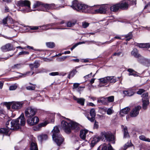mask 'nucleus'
Returning a JSON list of instances; mask_svg holds the SVG:
<instances>
[{
	"instance_id": "nucleus-63",
	"label": "nucleus",
	"mask_w": 150,
	"mask_h": 150,
	"mask_svg": "<svg viewBox=\"0 0 150 150\" xmlns=\"http://www.w3.org/2000/svg\"><path fill=\"white\" fill-rule=\"evenodd\" d=\"M4 110L0 108V115L1 114H4Z\"/></svg>"
},
{
	"instance_id": "nucleus-3",
	"label": "nucleus",
	"mask_w": 150,
	"mask_h": 150,
	"mask_svg": "<svg viewBox=\"0 0 150 150\" xmlns=\"http://www.w3.org/2000/svg\"><path fill=\"white\" fill-rule=\"evenodd\" d=\"M53 133L52 138L58 146H60L64 141V139L60 134L59 131L57 127H54L52 131Z\"/></svg>"
},
{
	"instance_id": "nucleus-6",
	"label": "nucleus",
	"mask_w": 150,
	"mask_h": 150,
	"mask_svg": "<svg viewBox=\"0 0 150 150\" xmlns=\"http://www.w3.org/2000/svg\"><path fill=\"white\" fill-rule=\"evenodd\" d=\"M101 136L104 137L105 139L109 142H112L113 144L115 143V137L110 132H102L101 133Z\"/></svg>"
},
{
	"instance_id": "nucleus-7",
	"label": "nucleus",
	"mask_w": 150,
	"mask_h": 150,
	"mask_svg": "<svg viewBox=\"0 0 150 150\" xmlns=\"http://www.w3.org/2000/svg\"><path fill=\"white\" fill-rule=\"evenodd\" d=\"M37 112L36 109L31 107H28L25 110V116L27 118L33 117L35 115Z\"/></svg>"
},
{
	"instance_id": "nucleus-55",
	"label": "nucleus",
	"mask_w": 150,
	"mask_h": 150,
	"mask_svg": "<svg viewBox=\"0 0 150 150\" xmlns=\"http://www.w3.org/2000/svg\"><path fill=\"white\" fill-rule=\"evenodd\" d=\"M39 27L40 26H32V27H31L30 28V29L31 30H38V29Z\"/></svg>"
},
{
	"instance_id": "nucleus-8",
	"label": "nucleus",
	"mask_w": 150,
	"mask_h": 150,
	"mask_svg": "<svg viewBox=\"0 0 150 150\" xmlns=\"http://www.w3.org/2000/svg\"><path fill=\"white\" fill-rule=\"evenodd\" d=\"M93 9L95 10L94 13H105L107 10V6L105 5L94 6Z\"/></svg>"
},
{
	"instance_id": "nucleus-31",
	"label": "nucleus",
	"mask_w": 150,
	"mask_h": 150,
	"mask_svg": "<svg viewBox=\"0 0 150 150\" xmlns=\"http://www.w3.org/2000/svg\"><path fill=\"white\" fill-rule=\"evenodd\" d=\"M29 84L32 85L26 87V89L27 90L29 91H33L35 90V88L36 85L35 84H32L30 83H29Z\"/></svg>"
},
{
	"instance_id": "nucleus-9",
	"label": "nucleus",
	"mask_w": 150,
	"mask_h": 150,
	"mask_svg": "<svg viewBox=\"0 0 150 150\" xmlns=\"http://www.w3.org/2000/svg\"><path fill=\"white\" fill-rule=\"evenodd\" d=\"M45 4H43L42 2L36 1L33 5V8H38L37 10L45 11Z\"/></svg>"
},
{
	"instance_id": "nucleus-17",
	"label": "nucleus",
	"mask_w": 150,
	"mask_h": 150,
	"mask_svg": "<svg viewBox=\"0 0 150 150\" xmlns=\"http://www.w3.org/2000/svg\"><path fill=\"white\" fill-rule=\"evenodd\" d=\"M88 131L85 129H82L80 131V138L83 140H85L86 134L88 132Z\"/></svg>"
},
{
	"instance_id": "nucleus-27",
	"label": "nucleus",
	"mask_w": 150,
	"mask_h": 150,
	"mask_svg": "<svg viewBox=\"0 0 150 150\" xmlns=\"http://www.w3.org/2000/svg\"><path fill=\"white\" fill-rule=\"evenodd\" d=\"M38 138L39 140L42 141L46 140L48 138V136L45 134H41L38 136Z\"/></svg>"
},
{
	"instance_id": "nucleus-29",
	"label": "nucleus",
	"mask_w": 150,
	"mask_h": 150,
	"mask_svg": "<svg viewBox=\"0 0 150 150\" xmlns=\"http://www.w3.org/2000/svg\"><path fill=\"white\" fill-rule=\"evenodd\" d=\"M124 137L125 138L129 137V134L127 127H125L123 129Z\"/></svg>"
},
{
	"instance_id": "nucleus-47",
	"label": "nucleus",
	"mask_w": 150,
	"mask_h": 150,
	"mask_svg": "<svg viewBox=\"0 0 150 150\" xmlns=\"http://www.w3.org/2000/svg\"><path fill=\"white\" fill-rule=\"evenodd\" d=\"M21 66L20 64H17L14 65L12 67L13 69H19L21 68Z\"/></svg>"
},
{
	"instance_id": "nucleus-54",
	"label": "nucleus",
	"mask_w": 150,
	"mask_h": 150,
	"mask_svg": "<svg viewBox=\"0 0 150 150\" xmlns=\"http://www.w3.org/2000/svg\"><path fill=\"white\" fill-rule=\"evenodd\" d=\"M80 85V84L78 83H74L73 84V88H78L79 86Z\"/></svg>"
},
{
	"instance_id": "nucleus-64",
	"label": "nucleus",
	"mask_w": 150,
	"mask_h": 150,
	"mask_svg": "<svg viewBox=\"0 0 150 150\" xmlns=\"http://www.w3.org/2000/svg\"><path fill=\"white\" fill-rule=\"evenodd\" d=\"M149 6H150V2L148 3L147 4H146L144 7V8H147V7Z\"/></svg>"
},
{
	"instance_id": "nucleus-1",
	"label": "nucleus",
	"mask_w": 150,
	"mask_h": 150,
	"mask_svg": "<svg viewBox=\"0 0 150 150\" xmlns=\"http://www.w3.org/2000/svg\"><path fill=\"white\" fill-rule=\"evenodd\" d=\"M25 123V120L24 115L22 113L17 119L12 120L10 123V121H8L6 124L5 128L0 129V133L7 135L10 130H15L18 129L20 125H24Z\"/></svg>"
},
{
	"instance_id": "nucleus-40",
	"label": "nucleus",
	"mask_w": 150,
	"mask_h": 150,
	"mask_svg": "<svg viewBox=\"0 0 150 150\" xmlns=\"http://www.w3.org/2000/svg\"><path fill=\"white\" fill-rule=\"evenodd\" d=\"M125 37L126 38V40L127 41H129L130 39L132 38V33H129L128 34L126 35Z\"/></svg>"
},
{
	"instance_id": "nucleus-42",
	"label": "nucleus",
	"mask_w": 150,
	"mask_h": 150,
	"mask_svg": "<svg viewBox=\"0 0 150 150\" xmlns=\"http://www.w3.org/2000/svg\"><path fill=\"white\" fill-rule=\"evenodd\" d=\"M75 23L72 22H69L67 23V27H71L75 25Z\"/></svg>"
},
{
	"instance_id": "nucleus-53",
	"label": "nucleus",
	"mask_w": 150,
	"mask_h": 150,
	"mask_svg": "<svg viewBox=\"0 0 150 150\" xmlns=\"http://www.w3.org/2000/svg\"><path fill=\"white\" fill-rule=\"evenodd\" d=\"M98 127V122L96 121H95L94 125V129H97Z\"/></svg>"
},
{
	"instance_id": "nucleus-12",
	"label": "nucleus",
	"mask_w": 150,
	"mask_h": 150,
	"mask_svg": "<svg viewBox=\"0 0 150 150\" xmlns=\"http://www.w3.org/2000/svg\"><path fill=\"white\" fill-rule=\"evenodd\" d=\"M141 108V107L139 106H137L134 108L130 112V116L132 117H136L139 114V110Z\"/></svg>"
},
{
	"instance_id": "nucleus-4",
	"label": "nucleus",
	"mask_w": 150,
	"mask_h": 150,
	"mask_svg": "<svg viewBox=\"0 0 150 150\" xmlns=\"http://www.w3.org/2000/svg\"><path fill=\"white\" fill-rule=\"evenodd\" d=\"M71 7L73 9L77 11H81L83 12H87L89 8L87 6L79 3L77 1L75 0L73 1Z\"/></svg>"
},
{
	"instance_id": "nucleus-60",
	"label": "nucleus",
	"mask_w": 150,
	"mask_h": 150,
	"mask_svg": "<svg viewBox=\"0 0 150 150\" xmlns=\"http://www.w3.org/2000/svg\"><path fill=\"white\" fill-rule=\"evenodd\" d=\"M87 105L92 107L94 106L95 105L93 103L91 102L88 103H87Z\"/></svg>"
},
{
	"instance_id": "nucleus-46",
	"label": "nucleus",
	"mask_w": 150,
	"mask_h": 150,
	"mask_svg": "<svg viewBox=\"0 0 150 150\" xmlns=\"http://www.w3.org/2000/svg\"><path fill=\"white\" fill-rule=\"evenodd\" d=\"M87 42H88V43L89 44V43H91L92 42H94V41H83V42H78V44H79V45H80V44H82L85 43Z\"/></svg>"
},
{
	"instance_id": "nucleus-33",
	"label": "nucleus",
	"mask_w": 150,
	"mask_h": 150,
	"mask_svg": "<svg viewBox=\"0 0 150 150\" xmlns=\"http://www.w3.org/2000/svg\"><path fill=\"white\" fill-rule=\"evenodd\" d=\"M77 72V71L76 69H73L69 73L68 78L69 79H70V77H73L75 74Z\"/></svg>"
},
{
	"instance_id": "nucleus-10",
	"label": "nucleus",
	"mask_w": 150,
	"mask_h": 150,
	"mask_svg": "<svg viewBox=\"0 0 150 150\" xmlns=\"http://www.w3.org/2000/svg\"><path fill=\"white\" fill-rule=\"evenodd\" d=\"M142 97L143 108L144 109L146 108L147 106L149 104L148 98V94L146 93L143 94L142 96Z\"/></svg>"
},
{
	"instance_id": "nucleus-36",
	"label": "nucleus",
	"mask_w": 150,
	"mask_h": 150,
	"mask_svg": "<svg viewBox=\"0 0 150 150\" xmlns=\"http://www.w3.org/2000/svg\"><path fill=\"white\" fill-rule=\"evenodd\" d=\"M107 146L106 145L104 144L100 146L97 150H107Z\"/></svg>"
},
{
	"instance_id": "nucleus-20",
	"label": "nucleus",
	"mask_w": 150,
	"mask_h": 150,
	"mask_svg": "<svg viewBox=\"0 0 150 150\" xmlns=\"http://www.w3.org/2000/svg\"><path fill=\"white\" fill-rule=\"evenodd\" d=\"M45 11L55 8V5L53 4H45Z\"/></svg>"
},
{
	"instance_id": "nucleus-61",
	"label": "nucleus",
	"mask_w": 150,
	"mask_h": 150,
	"mask_svg": "<svg viewBox=\"0 0 150 150\" xmlns=\"http://www.w3.org/2000/svg\"><path fill=\"white\" fill-rule=\"evenodd\" d=\"M121 53L120 52H118L117 53H115L113 54V56H119L121 54Z\"/></svg>"
},
{
	"instance_id": "nucleus-14",
	"label": "nucleus",
	"mask_w": 150,
	"mask_h": 150,
	"mask_svg": "<svg viewBox=\"0 0 150 150\" xmlns=\"http://www.w3.org/2000/svg\"><path fill=\"white\" fill-rule=\"evenodd\" d=\"M139 61L145 66H150V59H148L142 57L141 58L139 59Z\"/></svg>"
},
{
	"instance_id": "nucleus-56",
	"label": "nucleus",
	"mask_w": 150,
	"mask_h": 150,
	"mask_svg": "<svg viewBox=\"0 0 150 150\" xmlns=\"http://www.w3.org/2000/svg\"><path fill=\"white\" fill-rule=\"evenodd\" d=\"M8 18V17H6L4 19L2 20V23L3 24H5L7 23V21Z\"/></svg>"
},
{
	"instance_id": "nucleus-59",
	"label": "nucleus",
	"mask_w": 150,
	"mask_h": 150,
	"mask_svg": "<svg viewBox=\"0 0 150 150\" xmlns=\"http://www.w3.org/2000/svg\"><path fill=\"white\" fill-rule=\"evenodd\" d=\"M108 150H114L111 146L109 144V146L108 147Z\"/></svg>"
},
{
	"instance_id": "nucleus-43",
	"label": "nucleus",
	"mask_w": 150,
	"mask_h": 150,
	"mask_svg": "<svg viewBox=\"0 0 150 150\" xmlns=\"http://www.w3.org/2000/svg\"><path fill=\"white\" fill-rule=\"evenodd\" d=\"M68 57V56L62 57L57 58V60L59 62L63 61Z\"/></svg>"
},
{
	"instance_id": "nucleus-16",
	"label": "nucleus",
	"mask_w": 150,
	"mask_h": 150,
	"mask_svg": "<svg viewBox=\"0 0 150 150\" xmlns=\"http://www.w3.org/2000/svg\"><path fill=\"white\" fill-rule=\"evenodd\" d=\"M1 49L3 51L6 52L13 50V47L11 44H8L2 46L1 47Z\"/></svg>"
},
{
	"instance_id": "nucleus-57",
	"label": "nucleus",
	"mask_w": 150,
	"mask_h": 150,
	"mask_svg": "<svg viewBox=\"0 0 150 150\" xmlns=\"http://www.w3.org/2000/svg\"><path fill=\"white\" fill-rule=\"evenodd\" d=\"M96 142L94 140H92L91 144V147H93L96 143Z\"/></svg>"
},
{
	"instance_id": "nucleus-24",
	"label": "nucleus",
	"mask_w": 150,
	"mask_h": 150,
	"mask_svg": "<svg viewBox=\"0 0 150 150\" xmlns=\"http://www.w3.org/2000/svg\"><path fill=\"white\" fill-rule=\"evenodd\" d=\"M130 109L128 107H127L122 110L120 111V114L122 116H124V115L128 113Z\"/></svg>"
},
{
	"instance_id": "nucleus-45",
	"label": "nucleus",
	"mask_w": 150,
	"mask_h": 150,
	"mask_svg": "<svg viewBox=\"0 0 150 150\" xmlns=\"http://www.w3.org/2000/svg\"><path fill=\"white\" fill-rule=\"evenodd\" d=\"M113 112V111L111 108L108 109L107 111V113L108 115H111Z\"/></svg>"
},
{
	"instance_id": "nucleus-49",
	"label": "nucleus",
	"mask_w": 150,
	"mask_h": 150,
	"mask_svg": "<svg viewBox=\"0 0 150 150\" xmlns=\"http://www.w3.org/2000/svg\"><path fill=\"white\" fill-rule=\"evenodd\" d=\"M144 91L145 90L144 89H140L137 91V93L138 94L141 95Z\"/></svg>"
},
{
	"instance_id": "nucleus-38",
	"label": "nucleus",
	"mask_w": 150,
	"mask_h": 150,
	"mask_svg": "<svg viewBox=\"0 0 150 150\" xmlns=\"http://www.w3.org/2000/svg\"><path fill=\"white\" fill-rule=\"evenodd\" d=\"M46 45L48 47L50 48H52L55 46V44L53 42H47Z\"/></svg>"
},
{
	"instance_id": "nucleus-34",
	"label": "nucleus",
	"mask_w": 150,
	"mask_h": 150,
	"mask_svg": "<svg viewBox=\"0 0 150 150\" xmlns=\"http://www.w3.org/2000/svg\"><path fill=\"white\" fill-rule=\"evenodd\" d=\"M127 71L129 72L128 74L129 76L132 75L134 76H137V75L134 73L136 72L134 70L131 69H128Z\"/></svg>"
},
{
	"instance_id": "nucleus-48",
	"label": "nucleus",
	"mask_w": 150,
	"mask_h": 150,
	"mask_svg": "<svg viewBox=\"0 0 150 150\" xmlns=\"http://www.w3.org/2000/svg\"><path fill=\"white\" fill-rule=\"evenodd\" d=\"M29 53L28 52L25 51H22L21 52L19 53L18 55H22V54H28Z\"/></svg>"
},
{
	"instance_id": "nucleus-30",
	"label": "nucleus",
	"mask_w": 150,
	"mask_h": 150,
	"mask_svg": "<svg viewBox=\"0 0 150 150\" xmlns=\"http://www.w3.org/2000/svg\"><path fill=\"white\" fill-rule=\"evenodd\" d=\"M30 150H38L37 146L36 143L32 142L31 144Z\"/></svg>"
},
{
	"instance_id": "nucleus-19",
	"label": "nucleus",
	"mask_w": 150,
	"mask_h": 150,
	"mask_svg": "<svg viewBox=\"0 0 150 150\" xmlns=\"http://www.w3.org/2000/svg\"><path fill=\"white\" fill-rule=\"evenodd\" d=\"M131 54L134 56V57L137 58H140L142 57L138 53L137 49L136 48H134L131 52Z\"/></svg>"
},
{
	"instance_id": "nucleus-18",
	"label": "nucleus",
	"mask_w": 150,
	"mask_h": 150,
	"mask_svg": "<svg viewBox=\"0 0 150 150\" xmlns=\"http://www.w3.org/2000/svg\"><path fill=\"white\" fill-rule=\"evenodd\" d=\"M47 124V123L46 122L40 124L34 127L33 129L34 131L39 130L41 127L45 126Z\"/></svg>"
},
{
	"instance_id": "nucleus-41",
	"label": "nucleus",
	"mask_w": 150,
	"mask_h": 150,
	"mask_svg": "<svg viewBox=\"0 0 150 150\" xmlns=\"http://www.w3.org/2000/svg\"><path fill=\"white\" fill-rule=\"evenodd\" d=\"M17 88V86L16 84H15L10 86L9 89L10 90L13 91L15 90Z\"/></svg>"
},
{
	"instance_id": "nucleus-35",
	"label": "nucleus",
	"mask_w": 150,
	"mask_h": 150,
	"mask_svg": "<svg viewBox=\"0 0 150 150\" xmlns=\"http://www.w3.org/2000/svg\"><path fill=\"white\" fill-rule=\"evenodd\" d=\"M114 97L113 96H111L104 98L105 100H108L109 102H112L114 101Z\"/></svg>"
},
{
	"instance_id": "nucleus-51",
	"label": "nucleus",
	"mask_w": 150,
	"mask_h": 150,
	"mask_svg": "<svg viewBox=\"0 0 150 150\" xmlns=\"http://www.w3.org/2000/svg\"><path fill=\"white\" fill-rule=\"evenodd\" d=\"M59 74L58 72H52L50 73L49 74V75L50 76H54L56 75H57Z\"/></svg>"
},
{
	"instance_id": "nucleus-2",
	"label": "nucleus",
	"mask_w": 150,
	"mask_h": 150,
	"mask_svg": "<svg viewBox=\"0 0 150 150\" xmlns=\"http://www.w3.org/2000/svg\"><path fill=\"white\" fill-rule=\"evenodd\" d=\"M67 121L63 120L61 122V126L65 132L67 133H69L71 130L74 132L79 131L80 129V125L77 122L67 119Z\"/></svg>"
},
{
	"instance_id": "nucleus-50",
	"label": "nucleus",
	"mask_w": 150,
	"mask_h": 150,
	"mask_svg": "<svg viewBox=\"0 0 150 150\" xmlns=\"http://www.w3.org/2000/svg\"><path fill=\"white\" fill-rule=\"evenodd\" d=\"M8 109H9L11 108V103L6 102L4 103Z\"/></svg>"
},
{
	"instance_id": "nucleus-58",
	"label": "nucleus",
	"mask_w": 150,
	"mask_h": 150,
	"mask_svg": "<svg viewBox=\"0 0 150 150\" xmlns=\"http://www.w3.org/2000/svg\"><path fill=\"white\" fill-rule=\"evenodd\" d=\"M29 66L30 68L31 69V70H33L34 69V63L33 64H31L29 65Z\"/></svg>"
},
{
	"instance_id": "nucleus-13",
	"label": "nucleus",
	"mask_w": 150,
	"mask_h": 150,
	"mask_svg": "<svg viewBox=\"0 0 150 150\" xmlns=\"http://www.w3.org/2000/svg\"><path fill=\"white\" fill-rule=\"evenodd\" d=\"M24 103L23 102H15L13 103L11 107L13 109H19L23 106Z\"/></svg>"
},
{
	"instance_id": "nucleus-11",
	"label": "nucleus",
	"mask_w": 150,
	"mask_h": 150,
	"mask_svg": "<svg viewBox=\"0 0 150 150\" xmlns=\"http://www.w3.org/2000/svg\"><path fill=\"white\" fill-rule=\"evenodd\" d=\"M39 121V118L36 116L29 117L27 120L28 124L30 126L33 125L37 124Z\"/></svg>"
},
{
	"instance_id": "nucleus-28",
	"label": "nucleus",
	"mask_w": 150,
	"mask_h": 150,
	"mask_svg": "<svg viewBox=\"0 0 150 150\" xmlns=\"http://www.w3.org/2000/svg\"><path fill=\"white\" fill-rule=\"evenodd\" d=\"M108 79V82L110 83H115L117 81L116 78L114 76H107Z\"/></svg>"
},
{
	"instance_id": "nucleus-26",
	"label": "nucleus",
	"mask_w": 150,
	"mask_h": 150,
	"mask_svg": "<svg viewBox=\"0 0 150 150\" xmlns=\"http://www.w3.org/2000/svg\"><path fill=\"white\" fill-rule=\"evenodd\" d=\"M120 6V8L125 9H127L128 7V4L126 2H123L121 4L119 3Z\"/></svg>"
},
{
	"instance_id": "nucleus-52",
	"label": "nucleus",
	"mask_w": 150,
	"mask_h": 150,
	"mask_svg": "<svg viewBox=\"0 0 150 150\" xmlns=\"http://www.w3.org/2000/svg\"><path fill=\"white\" fill-rule=\"evenodd\" d=\"M34 63V68H38L40 66L39 64L37 61H35V62Z\"/></svg>"
},
{
	"instance_id": "nucleus-25",
	"label": "nucleus",
	"mask_w": 150,
	"mask_h": 150,
	"mask_svg": "<svg viewBox=\"0 0 150 150\" xmlns=\"http://www.w3.org/2000/svg\"><path fill=\"white\" fill-rule=\"evenodd\" d=\"M138 46L141 48H148L150 47L149 43H140L138 45Z\"/></svg>"
},
{
	"instance_id": "nucleus-37",
	"label": "nucleus",
	"mask_w": 150,
	"mask_h": 150,
	"mask_svg": "<svg viewBox=\"0 0 150 150\" xmlns=\"http://www.w3.org/2000/svg\"><path fill=\"white\" fill-rule=\"evenodd\" d=\"M139 138L141 140L150 142V139L146 138L145 136L144 135H141L139 136Z\"/></svg>"
},
{
	"instance_id": "nucleus-62",
	"label": "nucleus",
	"mask_w": 150,
	"mask_h": 150,
	"mask_svg": "<svg viewBox=\"0 0 150 150\" xmlns=\"http://www.w3.org/2000/svg\"><path fill=\"white\" fill-rule=\"evenodd\" d=\"M95 80V79H92L90 81V83L91 84H92L94 83Z\"/></svg>"
},
{
	"instance_id": "nucleus-23",
	"label": "nucleus",
	"mask_w": 150,
	"mask_h": 150,
	"mask_svg": "<svg viewBox=\"0 0 150 150\" xmlns=\"http://www.w3.org/2000/svg\"><path fill=\"white\" fill-rule=\"evenodd\" d=\"M123 93L125 96H132L134 94V92L132 90H130L124 91Z\"/></svg>"
},
{
	"instance_id": "nucleus-44",
	"label": "nucleus",
	"mask_w": 150,
	"mask_h": 150,
	"mask_svg": "<svg viewBox=\"0 0 150 150\" xmlns=\"http://www.w3.org/2000/svg\"><path fill=\"white\" fill-rule=\"evenodd\" d=\"M89 25V23L86 22H83L82 23V25L83 28H86L88 27Z\"/></svg>"
},
{
	"instance_id": "nucleus-39",
	"label": "nucleus",
	"mask_w": 150,
	"mask_h": 150,
	"mask_svg": "<svg viewBox=\"0 0 150 150\" xmlns=\"http://www.w3.org/2000/svg\"><path fill=\"white\" fill-rule=\"evenodd\" d=\"M132 144L131 143H127L123 146V148L121 149V150H126V149L128 147L131 146Z\"/></svg>"
},
{
	"instance_id": "nucleus-15",
	"label": "nucleus",
	"mask_w": 150,
	"mask_h": 150,
	"mask_svg": "<svg viewBox=\"0 0 150 150\" xmlns=\"http://www.w3.org/2000/svg\"><path fill=\"white\" fill-rule=\"evenodd\" d=\"M90 114L91 116V117L90 118L88 117H87V118L91 122H93L95 120V117L96 115L95 110L94 108H92L90 110Z\"/></svg>"
},
{
	"instance_id": "nucleus-5",
	"label": "nucleus",
	"mask_w": 150,
	"mask_h": 150,
	"mask_svg": "<svg viewBox=\"0 0 150 150\" xmlns=\"http://www.w3.org/2000/svg\"><path fill=\"white\" fill-rule=\"evenodd\" d=\"M30 3L28 0H20L17 3V5L20 7H23V8L21 10V11L25 12H30L32 10L30 8Z\"/></svg>"
},
{
	"instance_id": "nucleus-21",
	"label": "nucleus",
	"mask_w": 150,
	"mask_h": 150,
	"mask_svg": "<svg viewBox=\"0 0 150 150\" xmlns=\"http://www.w3.org/2000/svg\"><path fill=\"white\" fill-rule=\"evenodd\" d=\"M120 6L119 4L113 5L110 7V10L112 11H117L120 8Z\"/></svg>"
},
{
	"instance_id": "nucleus-22",
	"label": "nucleus",
	"mask_w": 150,
	"mask_h": 150,
	"mask_svg": "<svg viewBox=\"0 0 150 150\" xmlns=\"http://www.w3.org/2000/svg\"><path fill=\"white\" fill-rule=\"evenodd\" d=\"M74 100H76L77 102L80 104L82 105H83L85 101V99L83 98H77L75 97H74Z\"/></svg>"
},
{
	"instance_id": "nucleus-32",
	"label": "nucleus",
	"mask_w": 150,
	"mask_h": 150,
	"mask_svg": "<svg viewBox=\"0 0 150 150\" xmlns=\"http://www.w3.org/2000/svg\"><path fill=\"white\" fill-rule=\"evenodd\" d=\"M100 82L102 83H107L108 82V79L107 76L99 79Z\"/></svg>"
}]
</instances>
